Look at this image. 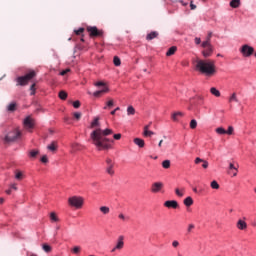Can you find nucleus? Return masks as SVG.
I'll return each instance as SVG.
<instances>
[{"mask_svg":"<svg viewBox=\"0 0 256 256\" xmlns=\"http://www.w3.org/2000/svg\"><path fill=\"white\" fill-rule=\"evenodd\" d=\"M108 135H113V130L106 128L105 130L101 128H96L92 133L90 134V139L92 141V144L97 147L98 151H103L107 149H111V144L109 142Z\"/></svg>","mask_w":256,"mask_h":256,"instance_id":"f257e3e1","label":"nucleus"},{"mask_svg":"<svg viewBox=\"0 0 256 256\" xmlns=\"http://www.w3.org/2000/svg\"><path fill=\"white\" fill-rule=\"evenodd\" d=\"M196 71H200L206 77H213L217 70L215 68L214 60H197L196 61Z\"/></svg>","mask_w":256,"mask_h":256,"instance_id":"f03ea898","label":"nucleus"},{"mask_svg":"<svg viewBox=\"0 0 256 256\" xmlns=\"http://www.w3.org/2000/svg\"><path fill=\"white\" fill-rule=\"evenodd\" d=\"M37 76V73L34 70H31L24 76H20L16 79L17 85L24 87L25 85L29 84V81Z\"/></svg>","mask_w":256,"mask_h":256,"instance_id":"7ed1b4c3","label":"nucleus"},{"mask_svg":"<svg viewBox=\"0 0 256 256\" xmlns=\"http://www.w3.org/2000/svg\"><path fill=\"white\" fill-rule=\"evenodd\" d=\"M18 139H21V131L14 129L5 136L4 143H15Z\"/></svg>","mask_w":256,"mask_h":256,"instance_id":"20e7f679","label":"nucleus"},{"mask_svg":"<svg viewBox=\"0 0 256 256\" xmlns=\"http://www.w3.org/2000/svg\"><path fill=\"white\" fill-rule=\"evenodd\" d=\"M83 203H85V200L81 196H72L68 199V205H70V207H75L76 209H81Z\"/></svg>","mask_w":256,"mask_h":256,"instance_id":"39448f33","label":"nucleus"},{"mask_svg":"<svg viewBox=\"0 0 256 256\" xmlns=\"http://www.w3.org/2000/svg\"><path fill=\"white\" fill-rule=\"evenodd\" d=\"M86 30L90 37H103V30H99L97 26H88Z\"/></svg>","mask_w":256,"mask_h":256,"instance_id":"423d86ee","label":"nucleus"},{"mask_svg":"<svg viewBox=\"0 0 256 256\" xmlns=\"http://www.w3.org/2000/svg\"><path fill=\"white\" fill-rule=\"evenodd\" d=\"M240 53L243 55V57H251V55L255 53V49L246 44L240 48Z\"/></svg>","mask_w":256,"mask_h":256,"instance_id":"0eeeda50","label":"nucleus"},{"mask_svg":"<svg viewBox=\"0 0 256 256\" xmlns=\"http://www.w3.org/2000/svg\"><path fill=\"white\" fill-rule=\"evenodd\" d=\"M125 247V236L120 235L117 239L116 246L111 250V253H115L116 251H121Z\"/></svg>","mask_w":256,"mask_h":256,"instance_id":"6e6552de","label":"nucleus"},{"mask_svg":"<svg viewBox=\"0 0 256 256\" xmlns=\"http://www.w3.org/2000/svg\"><path fill=\"white\" fill-rule=\"evenodd\" d=\"M163 187H165L163 182H154L151 185L150 191L151 193H161V191H163Z\"/></svg>","mask_w":256,"mask_h":256,"instance_id":"1a4fd4ad","label":"nucleus"},{"mask_svg":"<svg viewBox=\"0 0 256 256\" xmlns=\"http://www.w3.org/2000/svg\"><path fill=\"white\" fill-rule=\"evenodd\" d=\"M34 125H35V122L31 118V116H28V117L25 118V120H24L25 129H33Z\"/></svg>","mask_w":256,"mask_h":256,"instance_id":"9d476101","label":"nucleus"},{"mask_svg":"<svg viewBox=\"0 0 256 256\" xmlns=\"http://www.w3.org/2000/svg\"><path fill=\"white\" fill-rule=\"evenodd\" d=\"M204 49L205 50L202 51L203 57L207 58V57H211V55H213V45L209 44Z\"/></svg>","mask_w":256,"mask_h":256,"instance_id":"9b49d317","label":"nucleus"},{"mask_svg":"<svg viewBox=\"0 0 256 256\" xmlns=\"http://www.w3.org/2000/svg\"><path fill=\"white\" fill-rule=\"evenodd\" d=\"M164 207H167L168 209H177L179 203L176 200H168L164 203Z\"/></svg>","mask_w":256,"mask_h":256,"instance_id":"f8f14e48","label":"nucleus"},{"mask_svg":"<svg viewBox=\"0 0 256 256\" xmlns=\"http://www.w3.org/2000/svg\"><path fill=\"white\" fill-rule=\"evenodd\" d=\"M236 227L239 229V231H245L247 229V222H245V220L239 219L236 223Z\"/></svg>","mask_w":256,"mask_h":256,"instance_id":"ddd939ff","label":"nucleus"},{"mask_svg":"<svg viewBox=\"0 0 256 256\" xmlns=\"http://www.w3.org/2000/svg\"><path fill=\"white\" fill-rule=\"evenodd\" d=\"M194 163H195L196 165H199V163H202L203 169H207V168L209 167V162H207V160H203V159H201V158H199V157H197V158L195 159Z\"/></svg>","mask_w":256,"mask_h":256,"instance_id":"4468645a","label":"nucleus"},{"mask_svg":"<svg viewBox=\"0 0 256 256\" xmlns=\"http://www.w3.org/2000/svg\"><path fill=\"white\" fill-rule=\"evenodd\" d=\"M47 149H48V151H51L52 153H55V151H57V149H59V145L57 144V141L51 142L47 146Z\"/></svg>","mask_w":256,"mask_h":256,"instance_id":"2eb2a0df","label":"nucleus"},{"mask_svg":"<svg viewBox=\"0 0 256 256\" xmlns=\"http://www.w3.org/2000/svg\"><path fill=\"white\" fill-rule=\"evenodd\" d=\"M159 37V32L157 31H152L146 36L147 41H153V39H157Z\"/></svg>","mask_w":256,"mask_h":256,"instance_id":"dca6fc26","label":"nucleus"},{"mask_svg":"<svg viewBox=\"0 0 256 256\" xmlns=\"http://www.w3.org/2000/svg\"><path fill=\"white\" fill-rule=\"evenodd\" d=\"M103 93H109V88L104 87L101 90L94 92L93 95H94V97H101V95H103Z\"/></svg>","mask_w":256,"mask_h":256,"instance_id":"f3484780","label":"nucleus"},{"mask_svg":"<svg viewBox=\"0 0 256 256\" xmlns=\"http://www.w3.org/2000/svg\"><path fill=\"white\" fill-rule=\"evenodd\" d=\"M184 113L183 112H174L173 114H172V120L173 121H179V119H181V117H184Z\"/></svg>","mask_w":256,"mask_h":256,"instance_id":"a211bd4d","label":"nucleus"},{"mask_svg":"<svg viewBox=\"0 0 256 256\" xmlns=\"http://www.w3.org/2000/svg\"><path fill=\"white\" fill-rule=\"evenodd\" d=\"M134 143H135V145H137L141 149H143V147H145V140H143L141 138H135Z\"/></svg>","mask_w":256,"mask_h":256,"instance_id":"6ab92c4d","label":"nucleus"},{"mask_svg":"<svg viewBox=\"0 0 256 256\" xmlns=\"http://www.w3.org/2000/svg\"><path fill=\"white\" fill-rule=\"evenodd\" d=\"M211 37H213V33L209 32L206 41L202 43L203 48L207 47V45H211Z\"/></svg>","mask_w":256,"mask_h":256,"instance_id":"aec40b11","label":"nucleus"},{"mask_svg":"<svg viewBox=\"0 0 256 256\" xmlns=\"http://www.w3.org/2000/svg\"><path fill=\"white\" fill-rule=\"evenodd\" d=\"M144 137H151L152 135H155V132L149 130V125L144 127Z\"/></svg>","mask_w":256,"mask_h":256,"instance_id":"412c9836","label":"nucleus"},{"mask_svg":"<svg viewBox=\"0 0 256 256\" xmlns=\"http://www.w3.org/2000/svg\"><path fill=\"white\" fill-rule=\"evenodd\" d=\"M176 52H177L176 46H172L166 52V57H171V55H175Z\"/></svg>","mask_w":256,"mask_h":256,"instance_id":"4be33fe9","label":"nucleus"},{"mask_svg":"<svg viewBox=\"0 0 256 256\" xmlns=\"http://www.w3.org/2000/svg\"><path fill=\"white\" fill-rule=\"evenodd\" d=\"M240 5H241V0H232L230 2V7H232V9H237Z\"/></svg>","mask_w":256,"mask_h":256,"instance_id":"5701e85b","label":"nucleus"},{"mask_svg":"<svg viewBox=\"0 0 256 256\" xmlns=\"http://www.w3.org/2000/svg\"><path fill=\"white\" fill-rule=\"evenodd\" d=\"M184 205L186 207H191V205H193V198L188 196L186 199H184Z\"/></svg>","mask_w":256,"mask_h":256,"instance_id":"b1692460","label":"nucleus"},{"mask_svg":"<svg viewBox=\"0 0 256 256\" xmlns=\"http://www.w3.org/2000/svg\"><path fill=\"white\" fill-rule=\"evenodd\" d=\"M210 93L212 95H214V97H221V92L219 90H217V88H215V87H212L210 89Z\"/></svg>","mask_w":256,"mask_h":256,"instance_id":"393cba45","label":"nucleus"},{"mask_svg":"<svg viewBox=\"0 0 256 256\" xmlns=\"http://www.w3.org/2000/svg\"><path fill=\"white\" fill-rule=\"evenodd\" d=\"M175 194L177 195V197H183V195H185V188H176Z\"/></svg>","mask_w":256,"mask_h":256,"instance_id":"a878e982","label":"nucleus"},{"mask_svg":"<svg viewBox=\"0 0 256 256\" xmlns=\"http://www.w3.org/2000/svg\"><path fill=\"white\" fill-rule=\"evenodd\" d=\"M115 105V102L113 99H110L109 101L106 102V106H104V109H112V107Z\"/></svg>","mask_w":256,"mask_h":256,"instance_id":"bb28decb","label":"nucleus"},{"mask_svg":"<svg viewBox=\"0 0 256 256\" xmlns=\"http://www.w3.org/2000/svg\"><path fill=\"white\" fill-rule=\"evenodd\" d=\"M42 249L43 251H45V253H51V251L53 250V248H51L49 244H43Z\"/></svg>","mask_w":256,"mask_h":256,"instance_id":"cd10ccee","label":"nucleus"},{"mask_svg":"<svg viewBox=\"0 0 256 256\" xmlns=\"http://www.w3.org/2000/svg\"><path fill=\"white\" fill-rule=\"evenodd\" d=\"M90 127H91V129H95V127H99V118H98V117H96V118L92 121Z\"/></svg>","mask_w":256,"mask_h":256,"instance_id":"c85d7f7f","label":"nucleus"},{"mask_svg":"<svg viewBox=\"0 0 256 256\" xmlns=\"http://www.w3.org/2000/svg\"><path fill=\"white\" fill-rule=\"evenodd\" d=\"M114 167L115 166H107L106 173H108V175H111V176L115 175V170H113Z\"/></svg>","mask_w":256,"mask_h":256,"instance_id":"c756f323","label":"nucleus"},{"mask_svg":"<svg viewBox=\"0 0 256 256\" xmlns=\"http://www.w3.org/2000/svg\"><path fill=\"white\" fill-rule=\"evenodd\" d=\"M163 169H169L171 167V161L170 160H164L162 162Z\"/></svg>","mask_w":256,"mask_h":256,"instance_id":"7c9ffc66","label":"nucleus"},{"mask_svg":"<svg viewBox=\"0 0 256 256\" xmlns=\"http://www.w3.org/2000/svg\"><path fill=\"white\" fill-rule=\"evenodd\" d=\"M233 101H234L235 103H239V99H237V94H236V93H233V94L230 96V98H229V102H230V103H233Z\"/></svg>","mask_w":256,"mask_h":256,"instance_id":"2f4dec72","label":"nucleus"},{"mask_svg":"<svg viewBox=\"0 0 256 256\" xmlns=\"http://www.w3.org/2000/svg\"><path fill=\"white\" fill-rule=\"evenodd\" d=\"M100 211H101V213H103V215H109L110 209L107 206H102V207H100Z\"/></svg>","mask_w":256,"mask_h":256,"instance_id":"473e14b6","label":"nucleus"},{"mask_svg":"<svg viewBox=\"0 0 256 256\" xmlns=\"http://www.w3.org/2000/svg\"><path fill=\"white\" fill-rule=\"evenodd\" d=\"M50 219L51 221H53L54 223H57V221H59V217H57V214L55 212H52L50 214Z\"/></svg>","mask_w":256,"mask_h":256,"instance_id":"72a5a7b5","label":"nucleus"},{"mask_svg":"<svg viewBox=\"0 0 256 256\" xmlns=\"http://www.w3.org/2000/svg\"><path fill=\"white\" fill-rule=\"evenodd\" d=\"M216 133H218V135H225L227 133V130H225V128L223 127H218L216 129Z\"/></svg>","mask_w":256,"mask_h":256,"instance_id":"f704fd0d","label":"nucleus"},{"mask_svg":"<svg viewBox=\"0 0 256 256\" xmlns=\"http://www.w3.org/2000/svg\"><path fill=\"white\" fill-rule=\"evenodd\" d=\"M113 63L116 67H119L121 65V59L118 56H115L113 59Z\"/></svg>","mask_w":256,"mask_h":256,"instance_id":"c9c22d12","label":"nucleus"},{"mask_svg":"<svg viewBox=\"0 0 256 256\" xmlns=\"http://www.w3.org/2000/svg\"><path fill=\"white\" fill-rule=\"evenodd\" d=\"M127 115H135V108L133 106H128Z\"/></svg>","mask_w":256,"mask_h":256,"instance_id":"e433bc0d","label":"nucleus"},{"mask_svg":"<svg viewBox=\"0 0 256 256\" xmlns=\"http://www.w3.org/2000/svg\"><path fill=\"white\" fill-rule=\"evenodd\" d=\"M59 98L62 99V101H65V99H67V92L65 91H60L59 92Z\"/></svg>","mask_w":256,"mask_h":256,"instance_id":"4c0bfd02","label":"nucleus"},{"mask_svg":"<svg viewBox=\"0 0 256 256\" xmlns=\"http://www.w3.org/2000/svg\"><path fill=\"white\" fill-rule=\"evenodd\" d=\"M210 187L212 189H219V183L216 181V180H213L211 183H210Z\"/></svg>","mask_w":256,"mask_h":256,"instance_id":"58836bf2","label":"nucleus"},{"mask_svg":"<svg viewBox=\"0 0 256 256\" xmlns=\"http://www.w3.org/2000/svg\"><path fill=\"white\" fill-rule=\"evenodd\" d=\"M15 179H18V181H21V179H23V173L21 171H16Z\"/></svg>","mask_w":256,"mask_h":256,"instance_id":"ea45409f","label":"nucleus"},{"mask_svg":"<svg viewBox=\"0 0 256 256\" xmlns=\"http://www.w3.org/2000/svg\"><path fill=\"white\" fill-rule=\"evenodd\" d=\"M72 253H74L75 255H79V253H81V247L75 246V247L72 249Z\"/></svg>","mask_w":256,"mask_h":256,"instance_id":"a19ab883","label":"nucleus"},{"mask_svg":"<svg viewBox=\"0 0 256 256\" xmlns=\"http://www.w3.org/2000/svg\"><path fill=\"white\" fill-rule=\"evenodd\" d=\"M190 129H197V120L195 119L191 120Z\"/></svg>","mask_w":256,"mask_h":256,"instance_id":"79ce46f5","label":"nucleus"},{"mask_svg":"<svg viewBox=\"0 0 256 256\" xmlns=\"http://www.w3.org/2000/svg\"><path fill=\"white\" fill-rule=\"evenodd\" d=\"M17 109V104L11 103L8 105V111H15Z\"/></svg>","mask_w":256,"mask_h":256,"instance_id":"37998d69","label":"nucleus"},{"mask_svg":"<svg viewBox=\"0 0 256 256\" xmlns=\"http://www.w3.org/2000/svg\"><path fill=\"white\" fill-rule=\"evenodd\" d=\"M106 165L109 166H115V162L111 158H106Z\"/></svg>","mask_w":256,"mask_h":256,"instance_id":"c03bdc74","label":"nucleus"},{"mask_svg":"<svg viewBox=\"0 0 256 256\" xmlns=\"http://www.w3.org/2000/svg\"><path fill=\"white\" fill-rule=\"evenodd\" d=\"M74 109H79L81 107V102L79 100H76L73 102Z\"/></svg>","mask_w":256,"mask_h":256,"instance_id":"a18cd8bd","label":"nucleus"},{"mask_svg":"<svg viewBox=\"0 0 256 256\" xmlns=\"http://www.w3.org/2000/svg\"><path fill=\"white\" fill-rule=\"evenodd\" d=\"M94 85H95V87H103V89H105V87H107L106 85H105V83L104 82H96V83H94Z\"/></svg>","mask_w":256,"mask_h":256,"instance_id":"49530a36","label":"nucleus"},{"mask_svg":"<svg viewBox=\"0 0 256 256\" xmlns=\"http://www.w3.org/2000/svg\"><path fill=\"white\" fill-rule=\"evenodd\" d=\"M233 131H234L233 126H229L228 129L226 130V134L227 135H233Z\"/></svg>","mask_w":256,"mask_h":256,"instance_id":"de8ad7c7","label":"nucleus"},{"mask_svg":"<svg viewBox=\"0 0 256 256\" xmlns=\"http://www.w3.org/2000/svg\"><path fill=\"white\" fill-rule=\"evenodd\" d=\"M37 155H39V151L37 150L30 151V157H37Z\"/></svg>","mask_w":256,"mask_h":256,"instance_id":"09e8293b","label":"nucleus"},{"mask_svg":"<svg viewBox=\"0 0 256 256\" xmlns=\"http://www.w3.org/2000/svg\"><path fill=\"white\" fill-rule=\"evenodd\" d=\"M85 31V28H79L78 30H75L74 33L76 35H81V33H83Z\"/></svg>","mask_w":256,"mask_h":256,"instance_id":"8fccbe9b","label":"nucleus"},{"mask_svg":"<svg viewBox=\"0 0 256 256\" xmlns=\"http://www.w3.org/2000/svg\"><path fill=\"white\" fill-rule=\"evenodd\" d=\"M193 229H195V224H189L187 229L188 233H191Z\"/></svg>","mask_w":256,"mask_h":256,"instance_id":"3c124183","label":"nucleus"},{"mask_svg":"<svg viewBox=\"0 0 256 256\" xmlns=\"http://www.w3.org/2000/svg\"><path fill=\"white\" fill-rule=\"evenodd\" d=\"M81 112H75L74 113V117H75V119L77 120V121H79V119H81Z\"/></svg>","mask_w":256,"mask_h":256,"instance_id":"603ef678","label":"nucleus"},{"mask_svg":"<svg viewBox=\"0 0 256 256\" xmlns=\"http://www.w3.org/2000/svg\"><path fill=\"white\" fill-rule=\"evenodd\" d=\"M30 95H35V83H33L31 86H30Z\"/></svg>","mask_w":256,"mask_h":256,"instance_id":"864d4df0","label":"nucleus"},{"mask_svg":"<svg viewBox=\"0 0 256 256\" xmlns=\"http://www.w3.org/2000/svg\"><path fill=\"white\" fill-rule=\"evenodd\" d=\"M119 219H121L122 221H127L129 219V217H126L125 215H123L122 213L118 215Z\"/></svg>","mask_w":256,"mask_h":256,"instance_id":"5fc2aeb1","label":"nucleus"},{"mask_svg":"<svg viewBox=\"0 0 256 256\" xmlns=\"http://www.w3.org/2000/svg\"><path fill=\"white\" fill-rule=\"evenodd\" d=\"M41 162L42 163H49V159L47 158V155L42 156Z\"/></svg>","mask_w":256,"mask_h":256,"instance_id":"6e6d98bb","label":"nucleus"},{"mask_svg":"<svg viewBox=\"0 0 256 256\" xmlns=\"http://www.w3.org/2000/svg\"><path fill=\"white\" fill-rule=\"evenodd\" d=\"M172 247H174V249H177V247H179V241L174 240V241L172 242Z\"/></svg>","mask_w":256,"mask_h":256,"instance_id":"4d7b16f0","label":"nucleus"},{"mask_svg":"<svg viewBox=\"0 0 256 256\" xmlns=\"http://www.w3.org/2000/svg\"><path fill=\"white\" fill-rule=\"evenodd\" d=\"M114 139L116 140V141H119V139H121V134L120 133H118V134H114Z\"/></svg>","mask_w":256,"mask_h":256,"instance_id":"13d9d810","label":"nucleus"},{"mask_svg":"<svg viewBox=\"0 0 256 256\" xmlns=\"http://www.w3.org/2000/svg\"><path fill=\"white\" fill-rule=\"evenodd\" d=\"M69 71H71V70L70 69L63 70L62 72H60V75H62V76L67 75V73H69Z\"/></svg>","mask_w":256,"mask_h":256,"instance_id":"bf43d9fd","label":"nucleus"},{"mask_svg":"<svg viewBox=\"0 0 256 256\" xmlns=\"http://www.w3.org/2000/svg\"><path fill=\"white\" fill-rule=\"evenodd\" d=\"M229 169H230V170H233V169H234V171H237V168H235V165H233V163H230Z\"/></svg>","mask_w":256,"mask_h":256,"instance_id":"052dcab7","label":"nucleus"},{"mask_svg":"<svg viewBox=\"0 0 256 256\" xmlns=\"http://www.w3.org/2000/svg\"><path fill=\"white\" fill-rule=\"evenodd\" d=\"M196 45H201V38H195Z\"/></svg>","mask_w":256,"mask_h":256,"instance_id":"680f3d73","label":"nucleus"},{"mask_svg":"<svg viewBox=\"0 0 256 256\" xmlns=\"http://www.w3.org/2000/svg\"><path fill=\"white\" fill-rule=\"evenodd\" d=\"M10 189H13L14 191H17V184H11Z\"/></svg>","mask_w":256,"mask_h":256,"instance_id":"e2e57ef3","label":"nucleus"},{"mask_svg":"<svg viewBox=\"0 0 256 256\" xmlns=\"http://www.w3.org/2000/svg\"><path fill=\"white\" fill-rule=\"evenodd\" d=\"M190 9L195 10V9H197V6L195 4H193V2H191Z\"/></svg>","mask_w":256,"mask_h":256,"instance_id":"0e129e2a","label":"nucleus"},{"mask_svg":"<svg viewBox=\"0 0 256 256\" xmlns=\"http://www.w3.org/2000/svg\"><path fill=\"white\" fill-rule=\"evenodd\" d=\"M119 107H117L116 109H114L113 111H111L110 113H111V115H115V113H117V111H119Z\"/></svg>","mask_w":256,"mask_h":256,"instance_id":"69168bd1","label":"nucleus"},{"mask_svg":"<svg viewBox=\"0 0 256 256\" xmlns=\"http://www.w3.org/2000/svg\"><path fill=\"white\" fill-rule=\"evenodd\" d=\"M162 145H163V140H160L158 143V147H162Z\"/></svg>","mask_w":256,"mask_h":256,"instance_id":"338daca9","label":"nucleus"},{"mask_svg":"<svg viewBox=\"0 0 256 256\" xmlns=\"http://www.w3.org/2000/svg\"><path fill=\"white\" fill-rule=\"evenodd\" d=\"M6 194H7V195H11V189L6 190Z\"/></svg>","mask_w":256,"mask_h":256,"instance_id":"774afa93","label":"nucleus"}]
</instances>
